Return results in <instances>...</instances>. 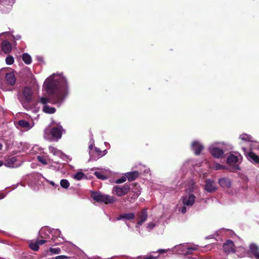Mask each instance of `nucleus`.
Returning a JSON list of instances; mask_svg holds the SVG:
<instances>
[{
    "mask_svg": "<svg viewBox=\"0 0 259 259\" xmlns=\"http://www.w3.org/2000/svg\"><path fill=\"white\" fill-rule=\"evenodd\" d=\"M43 88L47 93L49 99L42 97L40 102L44 105L42 111L48 114H53L56 110L47 104L50 102L53 104L60 106L69 95V84L67 79L62 73H53L47 77L43 84Z\"/></svg>",
    "mask_w": 259,
    "mask_h": 259,
    "instance_id": "f257e3e1",
    "label": "nucleus"
},
{
    "mask_svg": "<svg viewBox=\"0 0 259 259\" xmlns=\"http://www.w3.org/2000/svg\"><path fill=\"white\" fill-rule=\"evenodd\" d=\"M33 95L32 88L28 87H25L21 91L18 92V99L25 109L28 110L30 108L29 104L32 100Z\"/></svg>",
    "mask_w": 259,
    "mask_h": 259,
    "instance_id": "f03ea898",
    "label": "nucleus"
},
{
    "mask_svg": "<svg viewBox=\"0 0 259 259\" xmlns=\"http://www.w3.org/2000/svg\"><path fill=\"white\" fill-rule=\"evenodd\" d=\"M226 234L232 238L234 240L231 239L226 240L223 244V250L227 254L234 253L238 245L236 239L239 238L233 231L230 230H226Z\"/></svg>",
    "mask_w": 259,
    "mask_h": 259,
    "instance_id": "7ed1b4c3",
    "label": "nucleus"
},
{
    "mask_svg": "<svg viewBox=\"0 0 259 259\" xmlns=\"http://www.w3.org/2000/svg\"><path fill=\"white\" fill-rule=\"evenodd\" d=\"M195 198V196L192 194L183 196L177 205L178 211L182 214L185 213L187 210L193 205Z\"/></svg>",
    "mask_w": 259,
    "mask_h": 259,
    "instance_id": "20e7f679",
    "label": "nucleus"
},
{
    "mask_svg": "<svg viewBox=\"0 0 259 259\" xmlns=\"http://www.w3.org/2000/svg\"><path fill=\"white\" fill-rule=\"evenodd\" d=\"M89 153L90 155L89 161H96L102 157L101 150L94 146V140L92 137L90 138L89 142Z\"/></svg>",
    "mask_w": 259,
    "mask_h": 259,
    "instance_id": "39448f33",
    "label": "nucleus"
},
{
    "mask_svg": "<svg viewBox=\"0 0 259 259\" xmlns=\"http://www.w3.org/2000/svg\"><path fill=\"white\" fill-rule=\"evenodd\" d=\"M92 198L98 202H104L105 204H111L116 201L115 197L102 194L100 192H93Z\"/></svg>",
    "mask_w": 259,
    "mask_h": 259,
    "instance_id": "423d86ee",
    "label": "nucleus"
},
{
    "mask_svg": "<svg viewBox=\"0 0 259 259\" xmlns=\"http://www.w3.org/2000/svg\"><path fill=\"white\" fill-rule=\"evenodd\" d=\"M196 247L190 245L188 244H182L176 245L173 251L178 252V253L182 254H189L192 253L194 250H196Z\"/></svg>",
    "mask_w": 259,
    "mask_h": 259,
    "instance_id": "0eeeda50",
    "label": "nucleus"
},
{
    "mask_svg": "<svg viewBox=\"0 0 259 259\" xmlns=\"http://www.w3.org/2000/svg\"><path fill=\"white\" fill-rule=\"evenodd\" d=\"M242 160V156L240 154L235 155H230L227 159V163L231 166H232L234 170H239L240 167L239 164Z\"/></svg>",
    "mask_w": 259,
    "mask_h": 259,
    "instance_id": "6e6552de",
    "label": "nucleus"
},
{
    "mask_svg": "<svg viewBox=\"0 0 259 259\" xmlns=\"http://www.w3.org/2000/svg\"><path fill=\"white\" fill-rule=\"evenodd\" d=\"M49 153L53 155L58 157L66 162H69L71 160V158H70L69 156L66 155L61 150L53 146H50L49 147Z\"/></svg>",
    "mask_w": 259,
    "mask_h": 259,
    "instance_id": "1a4fd4ad",
    "label": "nucleus"
},
{
    "mask_svg": "<svg viewBox=\"0 0 259 259\" xmlns=\"http://www.w3.org/2000/svg\"><path fill=\"white\" fill-rule=\"evenodd\" d=\"M219 142H215L210 145L208 147V150L210 154L216 158H221L223 157L224 151L217 147V145H220L218 144Z\"/></svg>",
    "mask_w": 259,
    "mask_h": 259,
    "instance_id": "9d476101",
    "label": "nucleus"
},
{
    "mask_svg": "<svg viewBox=\"0 0 259 259\" xmlns=\"http://www.w3.org/2000/svg\"><path fill=\"white\" fill-rule=\"evenodd\" d=\"M247 159L253 164L259 163V157L251 150L248 151L245 148H242Z\"/></svg>",
    "mask_w": 259,
    "mask_h": 259,
    "instance_id": "9b49d317",
    "label": "nucleus"
},
{
    "mask_svg": "<svg viewBox=\"0 0 259 259\" xmlns=\"http://www.w3.org/2000/svg\"><path fill=\"white\" fill-rule=\"evenodd\" d=\"M148 217L147 210L146 209H143L141 213L137 218V223L136 225V228L137 229L139 233L141 234L140 227L147 220Z\"/></svg>",
    "mask_w": 259,
    "mask_h": 259,
    "instance_id": "f8f14e48",
    "label": "nucleus"
},
{
    "mask_svg": "<svg viewBox=\"0 0 259 259\" xmlns=\"http://www.w3.org/2000/svg\"><path fill=\"white\" fill-rule=\"evenodd\" d=\"M63 130L61 125L53 127L51 131V134L52 139H49L50 141H57L61 138Z\"/></svg>",
    "mask_w": 259,
    "mask_h": 259,
    "instance_id": "ddd939ff",
    "label": "nucleus"
},
{
    "mask_svg": "<svg viewBox=\"0 0 259 259\" xmlns=\"http://www.w3.org/2000/svg\"><path fill=\"white\" fill-rule=\"evenodd\" d=\"M130 190V187L127 184L122 186H115L113 188V191H114L116 195L118 196L125 195Z\"/></svg>",
    "mask_w": 259,
    "mask_h": 259,
    "instance_id": "4468645a",
    "label": "nucleus"
},
{
    "mask_svg": "<svg viewBox=\"0 0 259 259\" xmlns=\"http://www.w3.org/2000/svg\"><path fill=\"white\" fill-rule=\"evenodd\" d=\"M218 189L215 182L211 179H206L204 187L205 191L208 193H213Z\"/></svg>",
    "mask_w": 259,
    "mask_h": 259,
    "instance_id": "2eb2a0df",
    "label": "nucleus"
},
{
    "mask_svg": "<svg viewBox=\"0 0 259 259\" xmlns=\"http://www.w3.org/2000/svg\"><path fill=\"white\" fill-rule=\"evenodd\" d=\"M191 149L194 151L195 155H198L203 150L204 146L201 143L198 141H193L191 145Z\"/></svg>",
    "mask_w": 259,
    "mask_h": 259,
    "instance_id": "dca6fc26",
    "label": "nucleus"
},
{
    "mask_svg": "<svg viewBox=\"0 0 259 259\" xmlns=\"http://www.w3.org/2000/svg\"><path fill=\"white\" fill-rule=\"evenodd\" d=\"M17 126L23 128L26 131H28L33 127L34 123L33 122L29 123L24 119H21L17 122ZM17 127L18 128V127Z\"/></svg>",
    "mask_w": 259,
    "mask_h": 259,
    "instance_id": "f3484780",
    "label": "nucleus"
},
{
    "mask_svg": "<svg viewBox=\"0 0 259 259\" xmlns=\"http://www.w3.org/2000/svg\"><path fill=\"white\" fill-rule=\"evenodd\" d=\"M5 79L8 84L14 85L16 83L15 76L12 71L6 72Z\"/></svg>",
    "mask_w": 259,
    "mask_h": 259,
    "instance_id": "a211bd4d",
    "label": "nucleus"
},
{
    "mask_svg": "<svg viewBox=\"0 0 259 259\" xmlns=\"http://www.w3.org/2000/svg\"><path fill=\"white\" fill-rule=\"evenodd\" d=\"M14 3V0H0V5L6 7V10L2 8H1V10L5 13L9 12Z\"/></svg>",
    "mask_w": 259,
    "mask_h": 259,
    "instance_id": "6ab92c4d",
    "label": "nucleus"
},
{
    "mask_svg": "<svg viewBox=\"0 0 259 259\" xmlns=\"http://www.w3.org/2000/svg\"><path fill=\"white\" fill-rule=\"evenodd\" d=\"M37 160L44 165H51L53 162L47 155H38Z\"/></svg>",
    "mask_w": 259,
    "mask_h": 259,
    "instance_id": "aec40b11",
    "label": "nucleus"
},
{
    "mask_svg": "<svg viewBox=\"0 0 259 259\" xmlns=\"http://www.w3.org/2000/svg\"><path fill=\"white\" fill-rule=\"evenodd\" d=\"M135 218V214L133 212L125 213L120 214L117 218L116 220H133Z\"/></svg>",
    "mask_w": 259,
    "mask_h": 259,
    "instance_id": "412c9836",
    "label": "nucleus"
},
{
    "mask_svg": "<svg viewBox=\"0 0 259 259\" xmlns=\"http://www.w3.org/2000/svg\"><path fill=\"white\" fill-rule=\"evenodd\" d=\"M239 139L242 142L248 143L250 146L254 138L250 135L243 133L239 136Z\"/></svg>",
    "mask_w": 259,
    "mask_h": 259,
    "instance_id": "4be33fe9",
    "label": "nucleus"
},
{
    "mask_svg": "<svg viewBox=\"0 0 259 259\" xmlns=\"http://www.w3.org/2000/svg\"><path fill=\"white\" fill-rule=\"evenodd\" d=\"M218 183L221 187L224 188H229L231 186L230 180L226 178H222L219 179Z\"/></svg>",
    "mask_w": 259,
    "mask_h": 259,
    "instance_id": "5701e85b",
    "label": "nucleus"
},
{
    "mask_svg": "<svg viewBox=\"0 0 259 259\" xmlns=\"http://www.w3.org/2000/svg\"><path fill=\"white\" fill-rule=\"evenodd\" d=\"M235 253L236 254L237 256L240 258L244 257L247 254L246 249L244 247H242L241 245H239L238 244L237 246L236 252Z\"/></svg>",
    "mask_w": 259,
    "mask_h": 259,
    "instance_id": "b1692460",
    "label": "nucleus"
},
{
    "mask_svg": "<svg viewBox=\"0 0 259 259\" xmlns=\"http://www.w3.org/2000/svg\"><path fill=\"white\" fill-rule=\"evenodd\" d=\"M250 252L256 259H259V251L258 246L255 244H251L249 246Z\"/></svg>",
    "mask_w": 259,
    "mask_h": 259,
    "instance_id": "393cba45",
    "label": "nucleus"
},
{
    "mask_svg": "<svg viewBox=\"0 0 259 259\" xmlns=\"http://www.w3.org/2000/svg\"><path fill=\"white\" fill-rule=\"evenodd\" d=\"M2 49L5 53H9L12 50V46L8 40H4L2 43Z\"/></svg>",
    "mask_w": 259,
    "mask_h": 259,
    "instance_id": "a878e982",
    "label": "nucleus"
},
{
    "mask_svg": "<svg viewBox=\"0 0 259 259\" xmlns=\"http://www.w3.org/2000/svg\"><path fill=\"white\" fill-rule=\"evenodd\" d=\"M139 176V172L137 171H134L131 172H126L125 174V176L126 179L130 181H133L135 180Z\"/></svg>",
    "mask_w": 259,
    "mask_h": 259,
    "instance_id": "bb28decb",
    "label": "nucleus"
},
{
    "mask_svg": "<svg viewBox=\"0 0 259 259\" xmlns=\"http://www.w3.org/2000/svg\"><path fill=\"white\" fill-rule=\"evenodd\" d=\"M48 233H51V229L48 227L42 228L39 231V236L41 238L47 239L49 236Z\"/></svg>",
    "mask_w": 259,
    "mask_h": 259,
    "instance_id": "cd10ccee",
    "label": "nucleus"
},
{
    "mask_svg": "<svg viewBox=\"0 0 259 259\" xmlns=\"http://www.w3.org/2000/svg\"><path fill=\"white\" fill-rule=\"evenodd\" d=\"M16 162V158L13 157L8 160L5 163V165L9 167H15L17 165L15 164Z\"/></svg>",
    "mask_w": 259,
    "mask_h": 259,
    "instance_id": "c85d7f7f",
    "label": "nucleus"
},
{
    "mask_svg": "<svg viewBox=\"0 0 259 259\" xmlns=\"http://www.w3.org/2000/svg\"><path fill=\"white\" fill-rule=\"evenodd\" d=\"M140 194V191H138V192L135 193V194H133L132 196H129L126 197L125 198V199H124V201L125 202H128L130 203H133L134 202H135V201L138 198V197L139 196Z\"/></svg>",
    "mask_w": 259,
    "mask_h": 259,
    "instance_id": "c756f323",
    "label": "nucleus"
},
{
    "mask_svg": "<svg viewBox=\"0 0 259 259\" xmlns=\"http://www.w3.org/2000/svg\"><path fill=\"white\" fill-rule=\"evenodd\" d=\"M218 144L221 145L225 151H230L233 149V147L232 145L229 143L222 142H219Z\"/></svg>",
    "mask_w": 259,
    "mask_h": 259,
    "instance_id": "7c9ffc66",
    "label": "nucleus"
},
{
    "mask_svg": "<svg viewBox=\"0 0 259 259\" xmlns=\"http://www.w3.org/2000/svg\"><path fill=\"white\" fill-rule=\"evenodd\" d=\"M29 247L34 251H37L39 249L38 243L36 240H30L29 241Z\"/></svg>",
    "mask_w": 259,
    "mask_h": 259,
    "instance_id": "2f4dec72",
    "label": "nucleus"
},
{
    "mask_svg": "<svg viewBox=\"0 0 259 259\" xmlns=\"http://www.w3.org/2000/svg\"><path fill=\"white\" fill-rule=\"evenodd\" d=\"M22 60L26 64H30L32 62L31 56L27 53H24L22 56Z\"/></svg>",
    "mask_w": 259,
    "mask_h": 259,
    "instance_id": "473e14b6",
    "label": "nucleus"
},
{
    "mask_svg": "<svg viewBox=\"0 0 259 259\" xmlns=\"http://www.w3.org/2000/svg\"><path fill=\"white\" fill-rule=\"evenodd\" d=\"M52 236V239H55V238H57L59 237H61V231L59 229H52L51 230V233Z\"/></svg>",
    "mask_w": 259,
    "mask_h": 259,
    "instance_id": "72a5a7b5",
    "label": "nucleus"
},
{
    "mask_svg": "<svg viewBox=\"0 0 259 259\" xmlns=\"http://www.w3.org/2000/svg\"><path fill=\"white\" fill-rule=\"evenodd\" d=\"M249 150H259V142L253 139V141L250 144Z\"/></svg>",
    "mask_w": 259,
    "mask_h": 259,
    "instance_id": "f704fd0d",
    "label": "nucleus"
},
{
    "mask_svg": "<svg viewBox=\"0 0 259 259\" xmlns=\"http://www.w3.org/2000/svg\"><path fill=\"white\" fill-rule=\"evenodd\" d=\"M141 259H164L162 256L158 255H153L151 253L147 254L146 256H144L143 257H141Z\"/></svg>",
    "mask_w": 259,
    "mask_h": 259,
    "instance_id": "c9c22d12",
    "label": "nucleus"
},
{
    "mask_svg": "<svg viewBox=\"0 0 259 259\" xmlns=\"http://www.w3.org/2000/svg\"><path fill=\"white\" fill-rule=\"evenodd\" d=\"M73 178L76 180H81L86 178L85 175L82 172H78L74 175Z\"/></svg>",
    "mask_w": 259,
    "mask_h": 259,
    "instance_id": "e433bc0d",
    "label": "nucleus"
},
{
    "mask_svg": "<svg viewBox=\"0 0 259 259\" xmlns=\"http://www.w3.org/2000/svg\"><path fill=\"white\" fill-rule=\"evenodd\" d=\"M60 186L64 189H68L70 186L69 181L66 179H62L60 181Z\"/></svg>",
    "mask_w": 259,
    "mask_h": 259,
    "instance_id": "4c0bfd02",
    "label": "nucleus"
},
{
    "mask_svg": "<svg viewBox=\"0 0 259 259\" xmlns=\"http://www.w3.org/2000/svg\"><path fill=\"white\" fill-rule=\"evenodd\" d=\"M94 175L96 177L101 180H106L107 179V177L100 171H95Z\"/></svg>",
    "mask_w": 259,
    "mask_h": 259,
    "instance_id": "58836bf2",
    "label": "nucleus"
},
{
    "mask_svg": "<svg viewBox=\"0 0 259 259\" xmlns=\"http://www.w3.org/2000/svg\"><path fill=\"white\" fill-rule=\"evenodd\" d=\"M226 166L225 165L220 164L218 163H214L213 165V168L214 170H220V169H226Z\"/></svg>",
    "mask_w": 259,
    "mask_h": 259,
    "instance_id": "ea45409f",
    "label": "nucleus"
},
{
    "mask_svg": "<svg viewBox=\"0 0 259 259\" xmlns=\"http://www.w3.org/2000/svg\"><path fill=\"white\" fill-rule=\"evenodd\" d=\"M21 146L22 147V150L24 152H27L30 148V145L27 143H21Z\"/></svg>",
    "mask_w": 259,
    "mask_h": 259,
    "instance_id": "a19ab883",
    "label": "nucleus"
},
{
    "mask_svg": "<svg viewBox=\"0 0 259 259\" xmlns=\"http://www.w3.org/2000/svg\"><path fill=\"white\" fill-rule=\"evenodd\" d=\"M157 225V224L156 223L150 222L146 226V228L148 231L149 232L151 230H153Z\"/></svg>",
    "mask_w": 259,
    "mask_h": 259,
    "instance_id": "79ce46f5",
    "label": "nucleus"
},
{
    "mask_svg": "<svg viewBox=\"0 0 259 259\" xmlns=\"http://www.w3.org/2000/svg\"><path fill=\"white\" fill-rule=\"evenodd\" d=\"M5 60L8 65H12L14 62V58L11 56L7 57Z\"/></svg>",
    "mask_w": 259,
    "mask_h": 259,
    "instance_id": "37998d69",
    "label": "nucleus"
},
{
    "mask_svg": "<svg viewBox=\"0 0 259 259\" xmlns=\"http://www.w3.org/2000/svg\"><path fill=\"white\" fill-rule=\"evenodd\" d=\"M50 250L53 254H59L61 252V249L59 247L50 248Z\"/></svg>",
    "mask_w": 259,
    "mask_h": 259,
    "instance_id": "c03bdc74",
    "label": "nucleus"
},
{
    "mask_svg": "<svg viewBox=\"0 0 259 259\" xmlns=\"http://www.w3.org/2000/svg\"><path fill=\"white\" fill-rule=\"evenodd\" d=\"M126 177H122L121 178L118 179H117L116 181H115V183L116 184H121V183H124V182L126 181Z\"/></svg>",
    "mask_w": 259,
    "mask_h": 259,
    "instance_id": "a18cd8bd",
    "label": "nucleus"
},
{
    "mask_svg": "<svg viewBox=\"0 0 259 259\" xmlns=\"http://www.w3.org/2000/svg\"><path fill=\"white\" fill-rule=\"evenodd\" d=\"M170 250V249H160L158 250L156 252H153V254H156L158 252V253L161 254V253L167 252Z\"/></svg>",
    "mask_w": 259,
    "mask_h": 259,
    "instance_id": "49530a36",
    "label": "nucleus"
},
{
    "mask_svg": "<svg viewBox=\"0 0 259 259\" xmlns=\"http://www.w3.org/2000/svg\"><path fill=\"white\" fill-rule=\"evenodd\" d=\"M190 185H191V187H190V188L189 189L190 192H192L195 189V186L194 182L193 181H191Z\"/></svg>",
    "mask_w": 259,
    "mask_h": 259,
    "instance_id": "de8ad7c7",
    "label": "nucleus"
},
{
    "mask_svg": "<svg viewBox=\"0 0 259 259\" xmlns=\"http://www.w3.org/2000/svg\"><path fill=\"white\" fill-rule=\"evenodd\" d=\"M46 239H44L42 238V239H40V240H36L37 242L38 243V245H42L44 244L45 243L47 242V241L46 240Z\"/></svg>",
    "mask_w": 259,
    "mask_h": 259,
    "instance_id": "09e8293b",
    "label": "nucleus"
},
{
    "mask_svg": "<svg viewBox=\"0 0 259 259\" xmlns=\"http://www.w3.org/2000/svg\"><path fill=\"white\" fill-rule=\"evenodd\" d=\"M47 182L49 184H50V185H51L52 186H53V187H56V186H58L57 185H56V184H55V183L53 181H49V180H47Z\"/></svg>",
    "mask_w": 259,
    "mask_h": 259,
    "instance_id": "8fccbe9b",
    "label": "nucleus"
},
{
    "mask_svg": "<svg viewBox=\"0 0 259 259\" xmlns=\"http://www.w3.org/2000/svg\"><path fill=\"white\" fill-rule=\"evenodd\" d=\"M13 37L14 40H18L21 39V36L20 35H16L15 36L13 35Z\"/></svg>",
    "mask_w": 259,
    "mask_h": 259,
    "instance_id": "3c124183",
    "label": "nucleus"
},
{
    "mask_svg": "<svg viewBox=\"0 0 259 259\" xmlns=\"http://www.w3.org/2000/svg\"><path fill=\"white\" fill-rule=\"evenodd\" d=\"M107 153V151L106 150H104L103 151H101V155H102V157H103V156L105 155Z\"/></svg>",
    "mask_w": 259,
    "mask_h": 259,
    "instance_id": "603ef678",
    "label": "nucleus"
},
{
    "mask_svg": "<svg viewBox=\"0 0 259 259\" xmlns=\"http://www.w3.org/2000/svg\"><path fill=\"white\" fill-rule=\"evenodd\" d=\"M62 258H66V256H63V255H59V256H57L55 257V259H61Z\"/></svg>",
    "mask_w": 259,
    "mask_h": 259,
    "instance_id": "864d4df0",
    "label": "nucleus"
},
{
    "mask_svg": "<svg viewBox=\"0 0 259 259\" xmlns=\"http://www.w3.org/2000/svg\"><path fill=\"white\" fill-rule=\"evenodd\" d=\"M38 149V147L37 146H34L33 148H32V151L33 153V151H35V150H37Z\"/></svg>",
    "mask_w": 259,
    "mask_h": 259,
    "instance_id": "5fc2aeb1",
    "label": "nucleus"
},
{
    "mask_svg": "<svg viewBox=\"0 0 259 259\" xmlns=\"http://www.w3.org/2000/svg\"><path fill=\"white\" fill-rule=\"evenodd\" d=\"M5 195L4 193H0V200L4 198L5 197Z\"/></svg>",
    "mask_w": 259,
    "mask_h": 259,
    "instance_id": "6e6d98bb",
    "label": "nucleus"
},
{
    "mask_svg": "<svg viewBox=\"0 0 259 259\" xmlns=\"http://www.w3.org/2000/svg\"><path fill=\"white\" fill-rule=\"evenodd\" d=\"M190 162H192V161H187V162H186L184 163V165H187L189 164V163H190Z\"/></svg>",
    "mask_w": 259,
    "mask_h": 259,
    "instance_id": "4d7b16f0",
    "label": "nucleus"
},
{
    "mask_svg": "<svg viewBox=\"0 0 259 259\" xmlns=\"http://www.w3.org/2000/svg\"><path fill=\"white\" fill-rule=\"evenodd\" d=\"M149 171V168H146L144 170V173H148Z\"/></svg>",
    "mask_w": 259,
    "mask_h": 259,
    "instance_id": "13d9d810",
    "label": "nucleus"
},
{
    "mask_svg": "<svg viewBox=\"0 0 259 259\" xmlns=\"http://www.w3.org/2000/svg\"><path fill=\"white\" fill-rule=\"evenodd\" d=\"M8 70V69H3L1 70V71H4V72H5V71H7Z\"/></svg>",
    "mask_w": 259,
    "mask_h": 259,
    "instance_id": "bf43d9fd",
    "label": "nucleus"
},
{
    "mask_svg": "<svg viewBox=\"0 0 259 259\" xmlns=\"http://www.w3.org/2000/svg\"><path fill=\"white\" fill-rule=\"evenodd\" d=\"M3 164V162L1 160H0V167L2 166Z\"/></svg>",
    "mask_w": 259,
    "mask_h": 259,
    "instance_id": "052dcab7",
    "label": "nucleus"
},
{
    "mask_svg": "<svg viewBox=\"0 0 259 259\" xmlns=\"http://www.w3.org/2000/svg\"><path fill=\"white\" fill-rule=\"evenodd\" d=\"M188 259H197V258L196 257H188Z\"/></svg>",
    "mask_w": 259,
    "mask_h": 259,
    "instance_id": "680f3d73",
    "label": "nucleus"
},
{
    "mask_svg": "<svg viewBox=\"0 0 259 259\" xmlns=\"http://www.w3.org/2000/svg\"><path fill=\"white\" fill-rule=\"evenodd\" d=\"M104 144H105L106 146H107V145H109V144L108 143H107V142H105Z\"/></svg>",
    "mask_w": 259,
    "mask_h": 259,
    "instance_id": "e2e57ef3",
    "label": "nucleus"
},
{
    "mask_svg": "<svg viewBox=\"0 0 259 259\" xmlns=\"http://www.w3.org/2000/svg\"><path fill=\"white\" fill-rule=\"evenodd\" d=\"M2 147H3V145L2 144L0 143V150L2 149Z\"/></svg>",
    "mask_w": 259,
    "mask_h": 259,
    "instance_id": "0e129e2a",
    "label": "nucleus"
},
{
    "mask_svg": "<svg viewBox=\"0 0 259 259\" xmlns=\"http://www.w3.org/2000/svg\"><path fill=\"white\" fill-rule=\"evenodd\" d=\"M126 225L128 226V227H129L128 224H126Z\"/></svg>",
    "mask_w": 259,
    "mask_h": 259,
    "instance_id": "69168bd1",
    "label": "nucleus"
}]
</instances>
